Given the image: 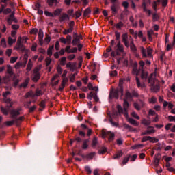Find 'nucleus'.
<instances>
[{
	"mask_svg": "<svg viewBox=\"0 0 175 175\" xmlns=\"http://www.w3.org/2000/svg\"><path fill=\"white\" fill-rule=\"evenodd\" d=\"M157 72H153L148 77V82L152 92H158L159 91V83L157 80Z\"/></svg>",
	"mask_w": 175,
	"mask_h": 175,
	"instance_id": "obj_1",
	"label": "nucleus"
},
{
	"mask_svg": "<svg viewBox=\"0 0 175 175\" xmlns=\"http://www.w3.org/2000/svg\"><path fill=\"white\" fill-rule=\"evenodd\" d=\"M120 95H124V89L122 88V81H120L119 86L117 89L113 90L109 94V99H113V98H116V99H118V96Z\"/></svg>",
	"mask_w": 175,
	"mask_h": 175,
	"instance_id": "obj_2",
	"label": "nucleus"
},
{
	"mask_svg": "<svg viewBox=\"0 0 175 175\" xmlns=\"http://www.w3.org/2000/svg\"><path fill=\"white\" fill-rule=\"evenodd\" d=\"M148 77V73L146 71H142L141 74V78L142 80V82H140V79L137 77H136L135 80L137 83V85L138 88H146V83H144V81H147V77Z\"/></svg>",
	"mask_w": 175,
	"mask_h": 175,
	"instance_id": "obj_3",
	"label": "nucleus"
},
{
	"mask_svg": "<svg viewBox=\"0 0 175 175\" xmlns=\"http://www.w3.org/2000/svg\"><path fill=\"white\" fill-rule=\"evenodd\" d=\"M128 100L124 99V103H123V107L124 109H122V107L121 105H118L117 106L118 111L119 114H124L125 117H128V107H129V103L127 101Z\"/></svg>",
	"mask_w": 175,
	"mask_h": 175,
	"instance_id": "obj_4",
	"label": "nucleus"
},
{
	"mask_svg": "<svg viewBox=\"0 0 175 175\" xmlns=\"http://www.w3.org/2000/svg\"><path fill=\"white\" fill-rule=\"evenodd\" d=\"M140 50L144 58H151L152 57V49L150 47L145 49L141 46Z\"/></svg>",
	"mask_w": 175,
	"mask_h": 175,
	"instance_id": "obj_5",
	"label": "nucleus"
},
{
	"mask_svg": "<svg viewBox=\"0 0 175 175\" xmlns=\"http://www.w3.org/2000/svg\"><path fill=\"white\" fill-rule=\"evenodd\" d=\"M42 69V66H38L33 70V73L32 75L33 81H38L39 79H40V74L39 73V70Z\"/></svg>",
	"mask_w": 175,
	"mask_h": 175,
	"instance_id": "obj_6",
	"label": "nucleus"
},
{
	"mask_svg": "<svg viewBox=\"0 0 175 175\" xmlns=\"http://www.w3.org/2000/svg\"><path fill=\"white\" fill-rule=\"evenodd\" d=\"M83 39V36L77 35V33H73V40H72V46H77V44H80V40Z\"/></svg>",
	"mask_w": 175,
	"mask_h": 175,
	"instance_id": "obj_7",
	"label": "nucleus"
},
{
	"mask_svg": "<svg viewBox=\"0 0 175 175\" xmlns=\"http://www.w3.org/2000/svg\"><path fill=\"white\" fill-rule=\"evenodd\" d=\"M43 94V92L40 90H37L36 94L33 92H29L25 94V98H29L31 96L32 98H35V96H41Z\"/></svg>",
	"mask_w": 175,
	"mask_h": 175,
	"instance_id": "obj_8",
	"label": "nucleus"
},
{
	"mask_svg": "<svg viewBox=\"0 0 175 175\" xmlns=\"http://www.w3.org/2000/svg\"><path fill=\"white\" fill-rule=\"evenodd\" d=\"M122 42L126 47H129V41L128 40V33H124L122 36Z\"/></svg>",
	"mask_w": 175,
	"mask_h": 175,
	"instance_id": "obj_9",
	"label": "nucleus"
},
{
	"mask_svg": "<svg viewBox=\"0 0 175 175\" xmlns=\"http://www.w3.org/2000/svg\"><path fill=\"white\" fill-rule=\"evenodd\" d=\"M117 50L120 51V53H122L123 55H126V52L124 51V46L121 44V41H119L117 44Z\"/></svg>",
	"mask_w": 175,
	"mask_h": 175,
	"instance_id": "obj_10",
	"label": "nucleus"
},
{
	"mask_svg": "<svg viewBox=\"0 0 175 175\" xmlns=\"http://www.w3.org/2000/svg\"><path fill=\"white\" fill-rule=\"evenodd\" d=\"M44 36V34L43 33V30L42 29H39L38 32V38H39V42L40 44L42 46L43 44V38Z\"/></svg>",
	"mask_w": 175,
	"mask_h": 175,
	"instance_id": "obj_11",
	"label": "nucleus"
},
{
	"mask_svg": "<svg viewBox=\"0 0 175 175\" xmlns=\"http://www.w3.org/2000/svg\"><path fill=\"white\" fill-rule=\"evenodd\" d=\"M128 122H129L130 124H131V125H134V126H139V122L136 120H135V119H132L131 118H129V116H127V117H126Z\"/></svg>",
	"mask_w": 175,
	"mask_h": 175,
	"instance_id": "obj_12",
	"label": "nucleus"
},
{
	"mask_svg": "<svg viewBox=\"0 0 175 175\" xmlns=\"http://www.w3.org/2000/svg\"><path fill=\"white\" fill-rule=\"evenodd\" d=\"M59 21L61 22H65V21H69V16L67 14H63L59 17Z\"/></svg>",
	"mask_w": 175,
	"mask_h": 175,
	"instance_id": "obj_13",
	"label": "nucleus"
},
{
	"mask_svg": "<svg viewBox=\"0 0 175 175\" xmlns=\"http://www.w3.org/2000/svg\"><path fill=\"white\" fill-rule=\"evenodd\" d=\"M47 3L49 6H57L58 5V0H47Z\"/></svg>",
	"mask_w": 175,
	"mask_h": 175,
	"instance_id": "obj_14",
	"label": "nucleus"
},
{
	"mask_svg": "<svg viewBox=\"0 0 175 175\" xmlns=\"http://www.w3.org/2000/svg\"><path fill=\"white\" fill-rule=\"evenodd\" d=\"M68 83V78H64L61 84V86L59 88V91H62L65 88V84Z\"/></svg>",
	"mask_w": 175,
	"mask_h": 175,
	"instance_id": "obj_15",
	"label": "nucleus"
},
{
	"mask_svg": "<svg viewBox=\"0 0 175 175\" xmlns=\"http://www.w3.org/2000/svg\"><path fill=\"white\" fill-rule=\"evenodd\" d=\"M17 40V37H15L14 39L12 38V37H8V43L9 46H12L14 43H16V41Z\"/></svg>",
	"mask_w": 175,
	"mask_h": 175,
	"instance_id": "obj_16",
	"label": "nucleus"
},
{
	"mask_svg": "<svg viewBox=\"0 0 175 175\" xmlns=\"http://www.w3.org/2000/svg\"><path fill=\"white\" fill-rule=\"evenodd\" d=\"M130 49L133 53H136V51H137V49L136 48V46H135L133 40H131L130 42Z\"/></svg>",
	"mask_w": 175,
	"mask_h": 175,
	"instance_id": "obj_17",
	"label": "nucleus"
},
{
	"mask_svg": "<svg viewBox=\"0 0 175 175\" xmlns=\"http://www.w3.org/2000/svg\"><path fill=\"white\" fill-rule=\"evenodd\" d=\"M18 49H23V44L21 42V37H19L18 38L17 42H16V50H18Z\"/></svg>",
	"mask_w": 175,
	"mask_h": 175,
	"instance_id": "obj_18",
	"label": "nucleus"
},
{
	"mask_svg": "<svg viewBox=\"0 0 175 175\" xmlns=\"http://www.w3.org/2000/svg\"><path fill=\"white\" fill-rule=\"evenodd\" d=\"M1 113L4 114V116H8L9 114V111H10V109H9V108H5L3 107H1Z\"/></svg>",
	"mask_w": 175,
	"mask_h": 175,
	"instance_id": "obj_19",
	"label": "nucleus"
},
{
	"mask_svg": "<svg viewBox=\"0 0 175 175\" xmlns=\"http://www.w3.org/2000/svg\"><path fill=\"white\" fill-rule=\"evenodd\" d=\"M13 18H14V12H13L10 17L7 19V23L9 24V25H12V23H13Z\"/></svg>",
	"mask_w": 175,
	"mask_h": 175,
	"instance_id": "obj_20",
	"label": "nucleus"
},
{
	"mask_svg": "<svg viewBox=\"0 0 175 175\" xmlns=\"http://www.w3.org/2000/svg\"><path fill=\"white\" fill-rule=\"evenodd\" d=\"M62 12V8L56 9L53 12V17H55V16H59Z\"/></svg>",
	"mask_w": 175,
	"mask_h": 175,
	"instance_id": "obj_21",
	"label": "nucleus"
},
{
	"mask_svg": "<svg viewBox=\"0 0 175 175\" xmlns=\"http://www.w3.org/2000/svg\"><path fill=\"white\" fill-rule=\"evenodd\" d=\"M28 83H29V78H27L25 82L20 85L21 88H27Z\"/></svg>",
	"mask_w": 175,
	"mask_h": 175,
	"instance_id": "obj_22",
	"label": "nucleus"
},
{
	"mask_svg": "<svg viewBox=\"0 0 175 175\" xmlns=\"http://www.w3.org/2000/svg\"><path fill=\"white\" fill-rule=\"evenodd\" d=\"M7 73H9L10 76L13 75V67L10 65L7 66Z\"/></svg>",
	"mask_w": 175,
	"mask_h": 175,
	"instance_id": "obj_23",
	"label": "nucleus"
},
{
	"mask_svg": "<svg viewBox=\"0 0 175 175\" xmlns=\"http://www.w3.org/2000/svg\"><path fill=\"white\" fill-rule=\"evenodd\" d=\"M11 115L12 117H16V116H20V111L18 109H13L11 111Z\"/></svg>",
	"mask_w": 175,
	"mask_h": 175,
	"instance_id": "obj_24",
	"label": "nucleus"
},
{
	"mask_svg": "<svg viewBox=\"0 0 175 175\" xmlns=\"http://www.w3.org/2000/svg\"><path fill=\"white\" fill-rule=\"evenodd\" d=\"M32 66H33L32 60L29 59L27 64L26 70L27 72H30L31 69H32Z\"/></svg>",
	"mask_w": 175,
	"mask_h": 175,
	"instance_id": "obj_25",
	"label": "nucleus"
},
{
	"mask_svg": "<svg viewBox=\"0 0 175 175\" xmlns=\"http://www.w3.org/2000/svg\"><path fill=\"white\" fill-rule=\"evenodd\" d=\"M142 124H143V125H145L146 126H148V125L151 124V120H147L146 119H143L142 120Z\"/></svg>",
	"mask_w": 175,
	"mask_h": 175,
	"instance_id": "obj_26",
	"label": "nucleus"
},
{
	"mask_svg": "<svg viewBox=\"0 0 175 175\" xmlns=\"http://www.w3.org/2000/svg\"><path fill=\"white\" fill-rule=\"evenodd\" d=\"M1 47H3V49H6L7 44H6V40L5 38H2L0 43Z\"/></svg>",
	"mask_w": 175,
	"mask_h": 175,
	"instance_id": "obj_27",
	"label": "nucleus"
},
{
	"mask_svg": "<svg viewBox=\"0 0 175 175\" xmlns=\"http://www.w3.org/2000/svg\"><path fill=\"white\" fill-rule=\"evenodd\" d=\"M109 141L113 142L114 140V133L108 132Z\"/></svg>",
	"mask_w": 175,
	"mask_h": 175,
	"instance_id": "obj_28",
	"label": "nucleus"
},
{
	"mask_svg": "<svg viewBox=\"0 0 175 175\" xmlns=\"http://www.w3.org/2000/svg\"><path fill=\"white\" fill-rule=\"evenodd\" d=\"M5 102L8 105L7 107H12V106H13V102H12V100L10 98L5 99Z\"/></svg>",
	"mask_w": 175,
	"mask_h": 175,
	"instance_id": "obj_29",
	"label": "nucleus"
},
{
	"mask_svg": "<svg viewBox=\"0 0 175 175\" xmlns=\"http://www.w3.org/2000/svg\"><path fill=\"white\" fill-rule=\"evenodd\" d=\"M129 162V156H126L122 161V166L126 165Z\"/></svg>",
	"mask_w": 175,
	"mask_h": 175,
	"instance_id": "obj_30",
	"label": "nucleus"
},
{
	"mask_svg": "<svg viewBox=\"0 0 175 175\" xmlns=\"http://www.w3.org/2000/svg\"><path fill=\"white\" fill-rule=\"evenodd\" d=\"M90 142V140L88 139H85L83 142V144L82 146V148H83V150H86V148H88V142Z\"/></svg>",
	"mask_w": 175,
	"mask_h": 175,
	"instance_id": "obj_31",
	"label": "nucleus"
},
{
	"mask_svg": "<svg viewBox=\"0 0 175 175\" xmlns=\"http://www.w3.org/2000/svg\"><path fill=\"white\" fill-rule=\"evenodd\" d=\"M89 14H91V9L90 8H87L84 12H83V16L84 17H87V16H88Z\"/></svg>",
	"mask_w": 175,
	"mask_h": 175,
	"instance_id": "obj_32",
	"label": "nucleus"
},
{
	"mask_svg": "<svg viewBox=\"0 0 175 175\" xmlns=\"http://www.w3.org/2000/svg\"><path fill=\"white\" fill-rule=\"evenodd\" d=\"M97 144H98V138H96V137H94L92 142V146L96 147Z\"/></svg>",
	"mask_w": 175,
	"mask_h": 175,
	"instance_id": "obj_33",
	"label": "nucleus"
},
{
	"mask_svg": "<svg viewBox=\"0 0 175 175\" xmlns=\"http://www.w3.org/2000/svg\"><path fill=\"white\" fill-rule=\"evenodd\" d=\"M72 32H73V29L69 27L68 29H65L63 31L64 35H68V33H72Z\"/></svg>",
	"mask_w": 175,
	"mask_h": 175,
	"instance_id": "obj_34",
	"label": "nucleus"
},
{
	"mask_svg": "<svg viewBox=\"0 0 175 175\" xmlns=\"http://www.w3.org/2000/svg\"><path fill=\"white\" fill-rule=\"evenodd\" d=\"M130 21H131V23H132L133 27H137V23H136V22L135 23V18H133V16L130 17Z\"/></svg>",
	"mask_w": 175,
	"mask_h": 175,
	"instance_id": "obj_35",
	"label": "nucleus"
},
{
	"mask_svg": "<svg viewBox=\"0 0 175 175\" xmlns=\"http://www.w3.org/2000/svg\"><path fill=\"white\" fill-rule=\"evenodd\" d=\"M53 49H54V46H50L47 50V54L51 57L53 55Z\"/></svg>",
	"mask_w": 175,
	"mask_h": 175,
	"instance_id": "obj_36",
	"label": "nucleus"
},
{
	"mask_svg": "<svg viewBox=\"0 0 175 175\" xmlns=\"http://www.w3.org/2000/svg\"><path fill=\"white\" fill-rule=\"evenodd\" d=\"M60 64L63 66H65V65L66 64V57H62L60 59Z\"/></svg>",
	"mask_w": 175,
	"mask_h": 175,
	"instance_id": "obj_37",
	"label": "nucleus"
},
{
	"mask_svg": "<svg viewBox=\"0 0 175 175\" xmlns=\"http://www.w3.org/2000/svg\"><path fill=\"white\" fill-rule=\"evenodd\" d=\"M149 142L151 143H158V139L149 136Z\"/></svg>",
	"mask_w": 175,
	"mask_h": 175,
	"instance_id": "obj_38",
	"label": "nucleus"
},
{
	"mask_svg": "<svg viewBox=\"0 0 175 175\" xmlns=\"http://www.w3.org/2000/svg\"><path fill=\"white\" fill-rule=\"evenodd\" d=\"M94 157H95V152H92V153L87 154L86 159H89V160L92 159V158H94Z\"/></svg>",
	"mask_w": 175,
	"mask_h": 175,
	"instance_id": "obj_39",
	"label": "nucleus"
},
{
	"mask_svg": "<svg viewBox=\"0 0 175 175\" xmlns=\"http://www.w3.org/2000/svg\"><path fill=\"white\" fill-rule=\"evenodd\" d=\"M66 40L67 44H70V43L72 42V36H70V35L67 36Z\"/></svg>",
	"mask_w": 175,
	"mask_h": 175,
	"instance_id": "obj_40",
	"label": "nucleus"
},
{
	"mask_svg": "<svg viewBox=\"0 0 175 175\" xmlns=\"http://www.w3.org/2000/svg\"><path fill=\"white\" fill-rule=\"evenodd\" d=\"M132 98V95L129 93V92H126V100H131Z\"/></svg>",
	"mask_w": 175,
	"mask_h": 175,
	"instance_id": "obj_41",
	"label": "nucleus"
},
{
	"mask_svg": "<svg viewBox=\"0 0 175 175\" xmlns=\"http://www.w3.org/2000/svg\"><path fill=\"white\" fill-rule=\"evenodd\" d=\"M149 128H150L151 129H148V133H149V135H152V133H155L156 131L155 129H154V127L152 126H150Z\"/></svg>",
	"mask_w": 175,
	"mask_h": 175,
	"instance_id": "obj_42",
	"label": "nucleus"
},
{
	"mask_svg": "<svg viewBox=\"0 0 175 175\" xmlns=\"http://www.w3.org/2000/svg\"><path fill=\"white\" fill-rule=\"evenodd\" d=\"M116 27L118 29H121V28L124 27V23H122V22H119L116 24Z\"/></svg>",
	"mask_w": 175,
	"mask_h": 175,
	"instance_id": "obj_43",
	"label": "nucleus"
},
{
	"mask_svg": "<svg viewBox=\"0 0 175 175\" xmlns=\"http://www.w3.org/2000/svg\"><path fill=\"white\" fill-rule=\"evenodd\" d=\"M111 10L113 14H117V8H116V5H113L111 7Z\"/></svg>",
	"mask_w": 175,
	"mask_h": 175,
	"instance_id": "obj_44",
	"label": "nucleus"
},
{
	"mask_svg": "<svg viewBox=\"0 0 175 175\" xmlns=\"http://www.w3.org/2000/svg\"><path fill=\"white\" fill-rule=\"evenodd\" d=\"M21 66H23V63L18 62L15 64V69H20V68H21Z\"/></svg>",
	"mask_w": 175,
	"mask_h": 175,
	"instance_id": "obj_45",
	"label": "nucleus"
},
{
	"mask_svg": "<svg viewBox=\"0 0 175 175\" xmlns=\"http://www.w3.org/2000/svg\"><path fill=\"white\" fill-rule=\"evenodd\" d=\"M44 14L47 16V17H54V14L49 11H45Z\"/></svg>",
	"mask_w": 175,
	"mask_h": 175,
	"instance_id": "obj_46",
	"label": "nucleus"
},
{
	"mask_svg": "<svg viewBox=\"0 0 175 175\" xmlns=\"http://www.w3.org/2000/svg\"><path fill=\"white\" fill-rule=\"evenodd\" d=\"M106 151H107V148H106V147H103L99 151V154H105V152H106Z\"/></svg>",
	"mask_w": 175,
	"mask_h": 175,
	"instance_id": "obj_47",
	"label": "nucleus"
},
{
	"mask_svg": "<svg viewBox=\"0 0 175 175\" xmlns=\"http://www.w3.org/2000/svg\"><path fill=\"white\" fill-rule=\"evenodd\" d=\"M131 116H132V117H133L134 118H136V120H140V117L138 116L136 114V112H135V111H133V112L131 113Z\"/></svg>",
	"mask_w": 175,
	"mask_h": 175,
	"instance_id": "obj_48",
	"label": "nucleus"
},
{
	"mask_svg": "<svg viewBox=\"0 0 175 175\" xmlns=\"http://www.w3.org/2000/svg\"><path fill=\"white\" fill-rule=\"evenodd\" d=\"M17 59H18V57H12L10 58V63L11 64H14V62H16L17 61Z\"/></svg>",
	"mask_w": 175,
	"mask_h": 175,
	"instance_id": "obj_49",
	"label": "nucleus"
},
{
	"mask_svg": "<svg viewBox=\"0 0 175 175\" xmlns=\"http://www.w3.org/2000/svg\"><path fill=\"white\" fill-rule=\"evenodd\" d=\"M133 75H135L136 76L139 75V70H137V68L134 67L133 69Z\"/></svg>",
	"mask_w": 175,
	"mask_h": 175,
	"instance_id": "obj_50",
	"label": "nucleus"
},
{
	"mask_svg": "<svg viewBox=\"0 0 175 175\" xmlns=\"http://www.w3.org/2000/svg\"><path fill=\"white\" fill-rule=\"evenodd\" d=\"M159 16L157 14H154L152 16L153 21H158Z\"/></svg>",
	"mask_w": 175,
	"mask_h": 175,
	"instance_id": "obj_51",
	"label": "nucleus"
},
{
	"mask_svg": "<svg viewBox=\"0 0 175 175\" xmlns=\"http://www.w3.org/2000/svg\"><path fill=\"white\" fill-rule=\"evenodd\" d=\"M149 139H150V136H144L142 139V143H144V142H148V140L149 141Z\"/></svg>",
	"mask_w": 175,
	"mask_h": 175,
	"instance_id": "obj_52",
	"label": "nucleus"
},
{
	"mask_svg": "<svg viewBox=\"0 0 175 175\" xmlns=\"http://www.w3.org/2000/svg\"><path fill=\"white\" fill-rule=\"evenodd\" d=\"M45 61L46 66H49L51 64V59L50 57H47Z\"/></svg>",
	"mask_w": 175,
	"mask_h": 175,
	"instance_id": "obj_53",
	"label": "nucleus"
},
{
	"mask_svg": "<svg viewBox=\"0 0 175 175\" xmlns=\"http://www.w3.org/2000/svg\"><path fill=\"white\" fill-rule=\"evenodd\" d=\"M87 98L88 99H89V100H92V98H94V94L92 92H90L88 94Z\"/></svg>",
	"mask_w": 175,
	"mask_h": 175,
	"instance_id": "obj_54",
	"label": "nucleus"
},
{
	"mask_svg": "<svg viewBox=\"0 0 175 175\" xmlns=\"http://www.w3.org/2000/svg\"><path fill=\"white\" fill-rule=\"evenodd\" d=\"M57 72L59 75H62V68H61V66H58L57 67Z\"/></svg>",
	"mask_w": 175,
	"mask_h": 175,
	"instance_id": "obj_55",
	"label": "nucleus"
},
{
	"mask_svg": "<svg viewBox=\"0 0 175 175\" xmlns=\"http://www.w3.org/2000/svg\"><path fill=\"white\" fill-rule=\"evenodd\" d=\"M116 40H120V38H121V33L118 31H116L115 33Z\"/></svg>",
	"mask_w": 175,
	"mask_h": 175,
	"instance_id": "obj_56",
	"label": "nucleus"
},
{
	"mask_svg": "<svg viewBox=\"0 0 175 175\" xmlns=\"http://www.w3.org/2000/svg\"><path fill=\"white\" fill-rule=\"evenodd\" d=\"M168 121H170V122H175V116H168Z\"/></svg>",
	"mask_w": 175,
	"mask_h": 175,
	"instance_id": "obj_57",
	"label": "nucleus"
},
{
	"mask_svg": "<svg viewBox=\"0 0 175 175\" xmlns=\"http://www.w3.org/2000/svg\"><path fill=\"white\" fill-rule=\"evenodd\" d=\"M85 170L89 173V174H91L92 173V171L91 170V167H90V166L85 167Z\"/></svg>",
	"mask_w": 175,
	"mask_h": 175,
	"instance_id": "obj_58",
	"label": "nucleus"
},
{
	"mask_svg": "<svg viewBox=\"0 0 175 175\" xmlns=\"http://www.w3.org/2000/svg\"><path fill=\"white\" fill-rule=\"evenodd\" d=\"M12 12V10L10 8H7L3 11L4 14H9Z\"/></svg>",
	"mask_w": 175,
	"mask_h": 175,
	"instance_id": "obj_59",
	"label": "nucleus"
},
{
	"mask_svg": "<svg viewBox=\"0 0 175 175\" xmlns=\"http://www.w3.org/2000/svg\"><path fill=\"white\" fill-rule=\"evenodd\" d=\"M155 102H157V98H155V97H152L149 100V103H155Z\"/></svg>",
	"mask_w": 175,
	"mask_h": 175,
	"instance_id": "obj_60",
	"label": "nucleus"
},
{
	"mask_svg": "<svg viewBox=\"0 0 175 175\" xmlns=\"http://www.w3.org/2000/svg\"><path fill=\"white\" fill-rule=\"evenodd\" d=\"M70 46H67L65 49L66 53H68V54H70L71 53Z\"/></svg>",
	"mask_w": 175,
	"mask_h": 175,
	"instance_id": "obj_61",
	"label": "nucleus"
},
{
	"mask_svg": "<svg viewBox=\"0 0 175 175\" xmlns=\"http://www.w3.org/2000/svg\"><path fill=\"white\" fill-rule=\"evenodd\" d=\"M76 75L77 74H73V75H70V81H71V83H73L75 81V77Z\"/></svg>",
	"mask_w": 175,
	"mask_h": 175,
	"instance_id": "obj_62",
	"label": "nucleus"
},
{
	"mask_svg": "<svg viewBox=\"0 0 175 175\" xmlns=\"http://www.w3.org/2000/svg\"><path fill=\"white\" fill-rule=\"evenodd\" d=\"M81 16V12L77 11L75 12V18H79Z\"/></svg>",
	"mask_w": 175,
	"mask_h": 175,
	"instance_id": "obj_63",
	"label": "nucleus"
},
{
	"mask_svg": "<svg viewBox=\"0 0 175 175\" xmlns=\"http://www.w3.org/2000/svg\"><path fill=\"white\" fill-rule=\"evenodd\" d=\"M19 82L20 81L18 79H14V87H17V85H18Z\"/></svg>",
	"mask_w": 175,
	"mask_h": 175,
	"instance_id": "obj_64",
	"label": "nucleus"
}]
</instances>
